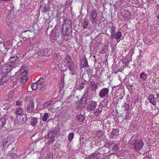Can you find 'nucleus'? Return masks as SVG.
Returning a JSON list of instances; mask_svg holds the SVG:
<instances>
[{
    "instance_id": "1",
    "label": "nucleus",
    "mask_w": 159,
    "mask_h": 159,
    "mask_svg": "<svg viewBox=\"0 0 159 159\" xmlns=\"http://www.w3.org/2000/svg\"><path fill=\"white\" fill-rule=\"evenodd\" d=\"M89 89L87 88L84 91V93L79 101L77 102V104L76 107L78 110H82L85 106L88 99H89Z\"/></svg>"
},
{
    "instance_id": "2",
    "label": "nucleus",
    "mask_w": 159,
    "mask_h": 159,
    "mask_svg": "<svg viewBox=\"0 0 159 159\" xmlns=\"http://www.w3.org/2000/svg\"><path fill=\"white\" fill-rule=\"evenodd\" d=\"M138 137L136 134L133 136L130 139V144L133 148V149L136 151H140L144 144L143 140L142 139H137V138Z\"/></svg>"
},
{
    "instance_id": "3",
    "label": "nucleus",
    "mask_w": 159,
    "mask_h": 159,
    "mask_svg": "<svg viewBox=\"0 0 159 159\" xmlns=\"http://www.w3.org/2000/svg\"><path fill=\"white\" fill-rule=\"evenodd\" d=\"M108 29L109 30L110 35V36L108 34H106L108 37L112 39H116L117 42H119L120 40L118 41V40L121 39L122 36L121 32L120 31L116 32V27L113 25L109 26Z\"/></svg>"
},
{
    "instance_id": "4",
    "label": "nucleus",
    "mask_w": 159,
    "mask_h": 159,
    "mask_svg": "<svg viewBox=\"0 0 159 159\" xmlns=\"http://www.w3.org/2000/svg\"><path fill=\"white\" fill-rule=\"evenodd\" d=\"M61 28V32L62 34V37L63 40L68 41L70 37V34L72 32V26H60Z\"/></svg>"
},
{
    "instance_id": "5",
    "label": "nucleus",
    "mask_w": 159,
    "mask_h": 159,
    "mask_svg": "<svg viewBox=\"0 0 159 159\" xmlns=\"http://www.w3.org/2000/svg\"><path fill=\"white\" fill-rule=\"evenodd\" d=\"M59 131V129L56 127L53 130H48V132L45 136L46 138L49 139L48 141V143H52L55 141V137Z\"/></svg>"
},
{
    "instance_id": "6",
    "label": "nucleus",
    "mask_w": 159,
    "mask_h": 159,
    "mask_svg": "<svg viewBox=\"0 0 159 159\" xmlns=\"http://www.w3.org/2000/svg\"><path fill=\"white\" fill-rule=\"evenodd\" d=\"M67 62V64L68 66V70L70 71V74L74 75L76 74L75 65L70 57L68 55H66L65 57V61Z\"/></svg>"
},
{
    "instance_id": "7",
    "label": "nucleus",
    "mask_w": 159,
    "mask_h": 159,
    "mask_svg": "<svg viewBox=\"0 0 159 159\" xmlns=\"http://www.w3.org/2000/svg\"><path fill=\"white\" fill-rule=\"evenodd\" d=\"M118 88L119 87L118 85L112 86L111 92L114 91L115 90L116 91L115 92L116 93H115V94L116 96L117 99L121 100L125 95L124 90L122 89Z\"/></svg>"
},
{
    "instance_id": "8",
    "label": "nucleus",
    "mask_w": 159,
    "mask_h": 159,
    "mask_svg": "<svg viewBox=\"0 0 159 159\" xmlns=\"http://www.w3.org/2000/svg\"><path fill=\"white\" fill-rule=\"evenodd\" d=\"M89 20L93 24H95L97 21L98 13L96 9L92 8L89 12Z\"/></svg>"
},
{
    "instance_id": "9",
    "label": "nucleus",
    "mask_w": 159,
    "mask_h": 159,
    "mask_svg": "<svg viewBox=\"0 0 159 159\" xmlns=\"http://www.w3.org/2000/svg\"><path fill=\"white\" fill-rule=\"evenodd\" d=\"M16 50L14 49L12 50L11 52V67L14 68L17 66L16 63H14L18 59L16 54L14 53H17Z\"/></svg>"
},
{
    "instance_id": "10",
    "label": "nucleus",
    "mask_w": 159,
    "mask_h": 159,
    "mask_svg": "<svg viewBox=\"0 0 159 159\" xmlns=\"http://www.w3.org/2000/svg\"><path fill=\"white\" fill-rule=\"evenodd\" d=\"M97 102L93 101L92 100H90L87 102L86 106V108L87 110L90 112L94 111L97 106Z\"/></svg>"
},
{
    "instance_id": "11",
    "label": "nucleus",
    "mask_w": 159,
    "mask_h": 159,
    "mask_svg": "<svg viewBox=\"0 0 159 159\" xmlns=\"http://www.w3.org/2000/svg\"><path fill=\"white\" fill-rule=\"evenodd\" d=\"M68 66L66 63L65 61L62 60L60 64L58 65V66L60 69L61 73L66 72L67 70Z\"/></svg>"
},
{
    "instance_id": "12",
    "label": "nucleus",
    "mask_w": 159,
    "mask_h": 159,
    "mask_svg": "<svg viewBox=\"0 0 159 159\" xmlns=\"http://www.w3.org/2000/svg\"><path fill=\"white\" fill-rule=\"evenodd\" d=\"M109 92V89L108 88H104L102 89L99 92V96L100 98H102L104 97H106L108 95Z\"/></svg>"
},
{
    "instance_id": "13",
    "label": "nucleus",
    "mask_w": 159,
    "mask_h": 159,
    "mask_svg": "<svg viewBox=\"0 0 159 159\" xmlns=\"http://www.w3.org/2000/svg\"><path fill=\"white\" fill-rule=\"evenodd\" d=\"M120 145V143H114L111 150H109L107 152H104L105 154H107L108 152H113L111 153V154L116 153V152H118L119 150Z\"/></svg>"
},
{
    "instance_id": "14",
    "label": "nucleus",
    "mask_w": 159,
    "mask_h": 159,
    "mask_svg": "<svg viewBox=\"0 0 159 159\" xmlns=\"http://www.w3.org/2000/svg\"><path fill=\"white\" fill-rule=\"evenodd\" d=\"M39 9L41 12L43 13H46L50 10L49 6L44 3L41 4Z\"/></svg>"
},
{
    "instance_id": "15",
    "label": "nucleus",
    "mask_w": 159,
    "mask_h": 159,
    "mask_svg": "<svg viewBox=\"0 0 159 159\" xmlns=\"http://www.w3.org/2000/svg\"><path fill=\"white\" fill-rule=\"evenodd\" d=\"M38 54L39 56L48 57L50 53H49L48 50L47 48H45L41 50H39Z\"/></svg>"
},
{
    "instance_id": "16",
    "label": "nucleus",
    "mask_w": 159,
    "mask_h": 159,
    "mask_svg": "<svg viewBox=\"0 0 159 159\" xmlns=\"http://www.w3.org/2000/svg\"><path fill=\"white\" fill-rule=\"evenodd\" d=\"M75 82H76V84L75 87L76 89L78 90H81L83 89L86 86H87V83L85 80L81 81V82H79V84H77V82L76 81Z\"/></svg>"
},
{
    "instance_id": "17",
    "label": "nucleus",
    "mask_w": 159,
    "mask_h": 159,
    "mask_svg": "<svg viewBox=\"0 0 159 159\" xmlns=\"http://www.w3.org/2000/svg\"><path fill=\"white\" fill-rule=\"evenodd\" d=\"M148 99L149 102L153 105H155L156 104H159V101L154 97V95L153 94H150L149 96Z\"/></svg>"
},
{
    "instance_id": "18",
    "label": "nucleus",
    "mask_w": 159,
    "mask_h": 159,
    "mask_svg": "<svg viewBox=\"0 0 159 159\" xmlns=\"http://www.w3.org/2000/svg\"><path fill=\"white\" fill-rule=\"evenodd\" d=\"M1 70L2 73L7 74L10 71V63L4 64L1 67Z\"/></svg>"
},
{
    "instance_id": "19",
    "label": "nucleus",
    "mask_w": 159,
    "mask_h": 159,
    "mask_svg": "<svg viewBox=\"0 0 159 159\" xmlns=\"http://www.w3.org/2000/svg\"><path fill=\"white\" fill-rule=\"evenodd\" d=\"M29 31L31 32L33 30L34 31V33L35 34H40L41 29H39V26L37 23H34L31 29L29 28Z\"/></svg>"
},
{
    "instance_id": "20",
    "label": "nucleus",
    "mask_w": 159,
    "mask_h": 159,
    "mask_svg": "<svg viewBox=\"0 0 159 159\" xmlns=\"http://www.w3.org/2000/svg\"><path fill=\"white\" fill-rule=\"evenodd\" d=\"M80 65L81 68L86 67L88 68L89 66L88 64L87 59L86 57L85 56L82 57V59L81 60Z\"/></svg>"
},
{
    "instance_id": "21",
    "label": "nucleus",
    "mask_w": 159,
    "mask_h": 159,
    "mask_svg": "<svg viewBox=\"0 0 159 159\" xmlns=\"http://www.w3.org/2000/svg\"><path fill=\"white\" fill-rule=\"evenodd\" d=\"M33 99H31L29 100V104L26 107V109L28 111L32 112L33 111L34 108V103Z\"/></svg>"
},
{
    "instance_id": "22",
    "label": "nucleus",
    "mask_w": 159,
    "mask_h": 159,
    "mask_svg": "<svg viewBox=\"0 0 159 159\" xmlns=\"http://www.w3.org/2000/svg\"><path fill=\"white\" fill-rule=\"evenodd\" d=\"M10 140V138L7 137L6 138L3 139L2 142V144L1 145V147H2V148H5L7 144V147L6 149H8V146L10 144L9 143V141Z\"/></svg>"
},
{
    "instance_id": "23",
    "label": "nucleus",
    "mask_w": 159,
    "mask_h": 159,
    "mask_svg": "<svg viewBox=\"0 0 159 159\" xmlns=\"http://www.w3.org/2000/svg\"><path fill=\"white\" fill-rule=\"evenodd\" d=\"M17 149V148L12 147L11 149V159H17V156L16 154Z\"/></svg>"
},
{
    "instance_id": "24",
    "label": "nucleus",
    "mask_w": 159,
    "mask_h": 159,
    "mask_svg": "<svg viewBox=\"0 0 159 159\" xmlns=\"http://www.w3.org/2000/svg\"><path fill=\"white\" fill-rule=\"evenodd\" d=\"M85 118L84 116L81 114H76L75 116V119L79 122H83Z\"/></svg>"
},
{
    "instance_id": "25",
    "label": "nucleus",
    "mask_w": 159,
    "mask_h": 159,
    "mask_svg": "<svg viewBox=\"0 0 159 159\" xmlns=\"http://www.w3.org/2000/svg\"><path fill=\"white\" fill-rule=\"evenodd\" d=\"M10 79V76L9 75L7 74V75H5L3 76L1 79L0 82V84L1 85H3L8 80Z\"/></svg>"
},
{
    "instance_id": "26",
    "label": "nucleus",
    "mask_w": 159,
    "mask_h": 159,
    "mask_svg": "<svg viewBox=\"0 0 159 159\" xmlns=\"http://www.w3.org/2000/svg\"><path fill=\"white\" fill-rule=\"evenodd\" d=\"M63 20L64 21L63 24L61 25L60 26H64L65 25L66 26H72V21L69 19L64 17Z\"/></svg>"
},
{
    "instance_id": "27",
    "label": "nucleus",
    "mask_w": 159,
    "mask_h": 159,
    "mask_svg": "<svg viewBox=\"0 0 159 159\" xmlns=\"http://www.w3.org/2000/svg\"><path fill=\"white\" fill-rule=\"evenodd\" d=\"M110 100L111 97L109 96H107L105 97L102 101L103 106L105 107H108V105Z\"/></svg>"
},
{
    "instance_id": "28",
    "label": "nucleus",
    "mask_w": 159,
    "mask_h": 159,
    "mask_svg": "<svg viewBox=\"0 0 159 159\" xmlns=\"http://www.w3.org/2000/svg\"><path fill=\"white\" fill-rule=\"evenodd\" d=\"M114 143H110L109 141H105L104 143V145L102 148H108V150H111V148H112Z\"/></svg>"
},
{
    "instance_id": "29",
    "label": "nucleus",
    "mask_w": 159,
    "mask_h": 159,
    "mask_svg": "<svg viewBox=\"0 0 159 159\" xmlns=\"http://www.w3.org/2000/svg\"><path fill=\"white\" fill-rule=\"evenodd\" d=\"M28 31H30L29 30H26L22 32L20 34V36L22 38L30 39V37L29 33L28 32Z\"/></svg>"
},
{
    "instance_id": "30",
    "label": "nucleus",
    "mask_w": 159,
    "mask_h": 159,
    "mask_svg": "<svg viewBox=\"0 0 159 159\" xmlns=\"http://www.w3.org/2000/svg\"><path fill=\"white\" fill-rule=\"evenodd\" d=\"M96 136L98 138L101 139L104 136L105 134L102 131L100 130H98L95 131Z\"/></svg>"
},
{
    "instance_id": "31",
    "label": "nucleus",
    "mask_w": 159,
    "mask_h": 159,
    "mask_svg": "<svg viewBox=\"0 0 159 159\" xmlns=\"http://www.w3.org/2000/svg\"><path fill=\"white\" fill-rule=\"evenodd\" d=\"M4 22L9 27L10 26V12L8 13L6 15L4 20Z\"/></svg>"
},
{
    "instance_id": "32",
    "label": "nucleus",
    "mask_w": 159,
    "mask_h": 159,
    "mask_svg": "<svg viewBox=\"0 0 159 159\" xmlns=\"http://www.w3.org/2000/svg\"><path fill=\"white\" fill-rule=\"evenodd\" d=\"M119 130L117 129H113L111 133V135L112 137H115L117 136L119 134Z\"/></svg>"
},
{
    "instance_id": "33",
    "label": "nucleus",
    "mask_w": 159,
    "mask_h": 159,
    "mask_svg": "<svg viewBox=\"0 0 159 159\" xmlns=\"http://www.w3.org/2000/svg\"><path fill=\"white\" fill-rule=\"evenodd\" d=\"M59 29L55 31V36L57 37L60 35V34H61V39H63V37H62V34L61 33V31H62L61 30V26H60L59 27Z\"/></svg>"
},
{
    "instance_id": "34",
    "label": "nucleus",
    "mask_w": 159,
    "mask_h": 159,
    "mask_svg": "<svg viewBox=\"0 0 159 159\" xmlns=\"http://www.w3.org/2000/svg\"><path fill=\"white\" fill-rule=\"evenodd\" d=\"M7 119L4 117H2L0 119V129L4 127Z\"/></svg>"
},
{
    "instance_id": "35",
    "label": "nucleus",
    "mask_w": 159,
    "mask_h": 159,
    "mask_svg": "<svg viewBox=\"0 0 159 159\" xmlns=\"http://www.w3.org/2000/svg\"><path fill=\"white\" fill-rule=\"evenodd\" d=\"M102 111V108L101 107H99L96 111L94 112L93 114L94 116L96 117H98L101 114Z\"/></svg>"
},
{
    "instance_id": "36",
    "label": "nucleus",
    "mask_w": 159,
    "mask_h": 159,
    "mask_svg": "<svg viewBox=\"0 0 159 159\" xmlns=\"http://www.w3.org/2000/svg\"><path fill=\"white\" fill-rule=\"evenodd\" d=\"M131 15V13L128 10L125 11V15H123L124 16L123 18L125 20H129L130 19V16Z\"/></svg>"
},
{
    "instance_id": "37",
    "label": "nucleus",
    "mask_w": 159,
    "mask_h": 159,
    "mask_svg": "<svg viewBox=\"0 0 159 159\" xmlns=\"http://www.w3.org/2000/svg\"><path fill=\"white\" fill-rule=\"evenodd\" d=\"M38 119L36 117H33L31 118L30 124L33 127L35 126L38 122Z\"/></svg>"
},
{
    "instance_id": "38",
    "label": "nucleus",
    "mask_w": 159,
    "mask_h": 159,
    "mask_svg": "<svg viewBox=\"0 0 159 159\" xmlns=\"http://www.w3.org/2000/svg\"><path fill=\"white\" fill-rule=\"evenodd\" d=\"M96 152H95L92 154L87 155L86 157H85L84 159H94L97 156Z\"/></svg>"
},
{
    "instance_id": "39",
    "label": "nucleus",
    "mask_w": 159,
    "mask_h": 159,
    "mask_svg": "<svg viewBox=\"0 0 159 159\" xmlns=\"http://www.w3.org/2000/svg\"><path fill=\"white\" fill-rule=\"evenodd\" d=\"M148 75L144 72H142L140 75V78L143 81L146 80L147 79Z\"/></svg>"
},
{
    "instance_id": "40",
    "label": "nucleus",
    "mask_w": 159,
    "mask_h": 159,
    "mask_svg": "<svg viewBox=\"0 0 159 159\" xmlns=\"http://www.w3.org/2000/svg\"><path fill=\"white\" fill-rule=\"evenodd\" d=\"M83 25L82 27L84 29H87L88 25L89 24V20L88 19L85 18L83 22Z\"/></svg>"
},
{
    "instance_id": "41",
    "label": "nucleus",
    "mask_w": 159,
    "mask_h": 159,
    "mask_svg": "<svg viewBox=\"0 0 159 159\" xmlns=\"http://www.w3.org/2000/svg\"><path fill=\"white\" fill-rule=\"evenodd\" d=\"M20 121L21 122H25L27 119V116L25 114H22L20 117Z\"/></svg>"
},
{
    "instance_id": "42",
    "label": "nucleus",
    "mask_w": 159,
    "mask_h": 159,
    "mask_svg": "<svg viewBox=\"0 0 159 159\" xmlns=\"http://www.w3.org/2000/svg\"><path fill=\"white\" fill-rule=\"evenodd\" d=\"M52 102V100H50L47 102L43 104V108H45L48 107L50 106Z\"/></svg>"
},
{
    "instance_id": "43",
    "label": "nucleus",
    "mask_w": 159,
    "mask_h": 159,
    "mask_svg": "<svg viewBox=\"0 0 159 159\" xmlns=\"http://www.w3.org/2000/svg\"><path fill=\"white\" fill-rule=\"evenodd\" d=\"M121 116L124 117L125 119L126 120L130 119L129 111H125V113H122L121 114Z\"/></svg>"
},
{
    "instance_id": "44",
    "label": "nucleus",
    "mask_w": 159,
    "mask_h": 159,
    "mask_svg": "<svg viewBox=\"0 0 159 159\" xmlns=\"http://www.w3.org/2000/svg\"><path fill=\"white\" fill-rule=\"evenodd\" d=\"M27 77L26 75H23L21 78V83L23 84L25 83L28 80V79H27Z\"/></svg>"
},
{
    "instance_id": "45",
    "label": "nucleus",
    "mask_w": 159,
    "mask_h": 159,
    "mask_svg": "<svg viewBox=\"0 0 159 159\" xmlns=\"http://www.w3.org/2000/svg\"><path fill=\"white\" fill-rule=\"evenodd\" d=\"M17 81V79L15 76H12L11 77V84L13 83L15 85L16 84Z\"/></svg>"
},
{
    "instance_id": "46",
    "label": "nucleus",
    "mask_w": 159,
    "mask_h": 159,
    "mask_svg": "<svg viewBox=\"0 0 159 159\" xmlns=\"http://www.w3.org/2000/svg\"><path fill=\"white\" fill-rule=\"evenodd\" d=\"M74 137V134L73 133H70L68 135V139L69 142H71V140Z\"/></svg>"
},
{
    "instance_id": "47",
    "label": "nucleus",
    "mask_w": 159,
    "mask_h": 159,
    "mask_svg": "<svg viewBox=\"0 0 159 159\" xmlns=\"http://www.w3.org/2000/svg\"><path fill=\"white\" fill-rule=\"evenodd\" d=\"M121 61L123 64H125V66H128L129 61L127 58H123L121 59Z\"/></svg>"
},
{
    "instance_id": "48",
    "label": "nucleus",
    "mask_w": 159,
    "mask_h": 159,
    "mask_svg": "<svg viewBox=\"0 0 159 159\" xmlns=\"http://www.w3.org/2000/svg\"><path fill=\"white\" fill-rule=\"evenodd\" d=\"M44 79L43 78L41 77L37 81L36 83L38 85H41L43 84L44 82Z\"/></svg>"
},
{
    "instance_id": "49",
    "label": "nucleus",
    "mask_w": 159,
    "mask_h": 159,
    "mask_svg": "<svg viewBox=\"0 0 159 159\" xmlns=\"http://www.w3.org/2000/svg\"><path fill=\"white\" fill-rule=\"evenodd\" d=\"M123 107H124V111H129L130 109V106L129 104L125 103V104L123 106L122 108Z\"/></svg>"
},
{
    "instance_id": "50",
    "label": "nucleus",
    "mask_w": 159,
    "mask_h": 159,
    "mask_svg": "<svg viewBox=\"0 0 159 159\" xmlns=\"http://www.w3.org/2000/svg\"><path fill=\"white\" fill-rule=\"evenodd\" d=\"M23 110L20 108H17L16 110V114L17 115H21Z\"/></svg>"
},
{
    "instance_id": "51",
    "label": "nucleus",
    "mask_w": 159,
    "mask_h": 159,
    "mask_svg": "<svg viewBox=\"0 0 159 159\" xmlns=\"http://www.w3.org/2000/svg\"><path fill=\"white\" fill-rule=\"evenodd\" d=\"M38 85L37 83H33L31 85V88L32 90H35L37 88Z\"/></svg>"
},
{
    "instance_id": "52",
    "label": "nucleus",
    "mask_w": 159,
    "mask_h": 159,
    "mask_svg": "<svg viewBox=\"0 0 159 159\" xmlns=\"http://www.w3.org/2000/svg\"><path fill=\"white\" fill-rule=\"evenodd\" d=\"M49 116L48 113H46L44 114L42 117V120L44 121H46L47 120L48 117Z\"/></svg>"
},
{
    "instance_id": "53",
    "label": "nucleus",
    "mask_w": 159,
    "mask_h": 159,
    "mask_svg": "<svg viewBox=\"0 0 159 159\" xmlns=\"http://www.w3.org/2000/svg\"><path fill=\"white\" fill-rule=\"evenodd\" d=\"M59 84L61 85L60 86H59L60 88L61 87L63 88L64 86V79H63V78L61 79Z\"/></svg>"
},
{
    "instance_id": "54",
    "label": "nucleus",
    "mask_w": 159,
    "mask_h": 159,
    "mask_svg": "<svg viewBox=\"0 0 159 159\" xmlns=\"http://www.w3.org/2000/svg\"><path fill=\"white\" fill-rule=\"evenodd\" d=\"M98 88V85L97 84L91 86V90L93 91L96 92V90Z\"/></svg>"
},
{
    "instance_id": "55",
    "label": "nucleus",
    "mask_w": 159,
    "mask_h": 159,
    "mask_svg": "<svg viewBox=\"0 0 159 159\" xmlns=\"http://www.w3.org/2000/svg\"><path fill=\"white\" fill-rule=\"evenodd\" d=\"M53 158V154L51 153H49L47 155L46 159H52Z\"/></svg>"
},
{
    "instance_id": "56",
    "label": "nucleus",
    "mask_w": 159,
    "mask_h": 159,
    "mask_svg": "<svg viewBox=\"0 0 159 159\" xmlns=\"http://www.w3.org/2000/svg\"><path fill=\"white\" fill-rule=\"evenodd\" d=\"M51 16H49L48 18L46 19L45 20V22H47V23H49L50 22H51L52 20V18H51Z\"/></svg>"
},
{
    "instance_id": "57",
    "label": "nucleus",
    "mask_w": 159,
    "mask_h": 159,
    "mask_svg": "<svg viewBox=\"0 0 159 159\" xmlns=\"http://www.w3.org/2000/svg\"><path fill=\"white\" fill-rule=\"evenodd\" d=\"M47 89L46 85H44L41 87L39 89V90L42 91H44Z\"/></svg>"
},
{
    "instance_id": "58",
    "label": "nucleus",
    "mask_w": 159,
    "mask_h": 159,
    "mask_svg": "<svg viewBox=\"0 0 159 159\" xmlns=\"http://www.w3.org/2000/svg\"><path fill=\"white\" fill-rule=\"evenodd\" d=\"M14 10H11V11L10 13H11V15H12V16H11V17L12 18H14L15 16V15L14 13Z\"/></svg>"
},
{
    "instance_id": "59",
    "label": "nucleus",
    "mask_w": 159,
    "mask_h": 159,
    "mask_svg": "<svg viewBox=\"0 0 159 159\" xmlns=\"http://www.w3.org/2000/svg\"><path fill=\"white\" fill-rule=\"evenodd\" d=\"M89 94H90V95H89V96L88 98H89V100H90L91 99H92L93 97V92L92 93H90Z\"/></svg>"
},
{
    "instance_id": "60",
    "label": "nucleus",
    "mask_w": 159,
    "mask_h": 159,
    "mask_svg": "<svg viewBox=\"0 0 159 159\" xmlns=\"http://www.w3.org/2000/svg\"><path fill=\"white\" fill-rule=\"evenodd\" d=\"M143 42L145 43L148 44L149 43V41L147 40V38H145L143 39Z\"/></svg>"
},
{
    "instance_id": "61",
    "label": "nucleus",
    "mask_w": 159,
    "mask_h": 159,
    "mask_svg": "<svg viewBox=\"0 0 159 159\" xmlns=\"http://www.w3.org/2000/svg\"><path fill=\"white\" fill-rule=\"evenodd\" d=\"M20 7L21 8L24 9L25 8V5H23L21 3L20 4Z\"/></svg>"
},
{
    "instance_id": "62",
    "label": "nucleus",
    "mask_w": 159,
    "mask_h": 159,
    "mask_svg": "<svg viewBox=\"0 0 159 159\" xmlns=\"http://www.w3.org/2000/svg\"><path fill=\"white\" fill-rule=\"evenodd\" d=\"M141 51L140 50L139 51V52H140V55H139V56H138V57L136 58L137 60V61L138 62L140 60V57L141 56V52H140Z\"/></svg>"
},
{
    "instance_id": "63",
    "label": "nucleus",
    "mask_w": 159,
    "mask_h": 159,
    "mask_svg": "<svg viewBox=\"0 0 159 159\" xmlns=\"http://www.w3.org/2000/svg\"><path fill=\"white\" fill-rule=\"evenodd\" d=\"M96 84L95 83V82L94 81H91V82H90L91 87L92 86L95 85Z\"/></svg>"
},
{
    "instance_id": "64",
    "label": "nucleus",
    "mask_w": 159,
    "mask_h": 159,
    "mask_svg": "<svg viewBox=\"0 0 159 159\" xmlns=\"http://www.w3.org/2000/svg\"><path fill=\"white\" fill-rule=\"evenodd\" d=\"M11 143L12 144V147L16 148V143H15V141L12 142Z\"/></svg>"
}]
</instances>
